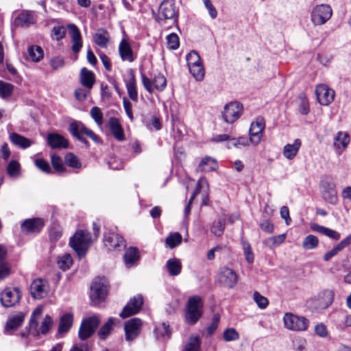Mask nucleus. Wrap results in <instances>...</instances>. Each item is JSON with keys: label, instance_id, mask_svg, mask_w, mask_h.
<instances>
[{"label": "nucleus", "instance_id": "62", "mask_svg": "<svg viewBox=\"0 0 351 351\" xmlns=\"http://www.w3.org/2000/svg\"><path fill=\"white\" fill-rule=\"evenodd\" d=\"M10 274V267L8 263L4 262L0 263V280L7 278Z\"/></svg>", "mask_w": 351, "mask_h": 351}, {"label": "nucleus", "instance_id": "47", "mask_svg": "<svg viewBox=\"0 0 351 351\" xmlns=\"http://www.w3.org/2000/svg\"><path fill=\"white\" fill-rule=\"evenodd\" d=\"M90 115L99 127L104 123V115L101 109L97 106H93L90 110Z\"/></svg>", "mask_w": 351, "mask_h": 351}, {"label": "nucleus", "instance_id": "18", "mask_svg": "<svg viewBox=\"0 0 351 351\" xmlns=\"http://www.w3.org/2000/svg\"><path fill=\"white\" fill-rule=\"evenodd\" d=\"M265 126V123L263 118H257L254 122L252 123L249 132L250 140L253 145H257L261 142Z\"/></svg>", "mask_w": 351, "mask_h": 351}, {"label": "nucleus", "instance_id": "58", "mask_svg": "<svg viewBox=\"0 0 351 351\" xmlns=\"http://www.w3.org/2000/svg\"><path fill=\"white\" fill-rule=\"evenodd\" d=\"M154 336L158 341H164L171 336V330H154Z\"/></svg>", "mask_w": 351, "mask_h": 351}, {"label": "nucleus", "instance_id": "20", "mask_svg": "<svg viewBox=\"0 0 351 351\" xmlns=\"http://www.w3.org/2000/svg\"><path fill=\"white\" fill-rule=\"evenodd\" d=\"M71 38V49L73 53H78L82 47V39L80 32L75 24L68 25Z\"/></svg>", "mask_w": 351, "mask_h": 351}, {"label": "nucleus", "instance_id": "9", "mask_svg": "<svg viewBox=\"0 0 351 351\" xmlns=\"http://www.w3.org/2000/svg\"><path fill=\"white\" fill-rule=\"evenodd\" d=\"M217 280L223 287L232 289L237 285L238 276L232 269L224 266L219 269Z\"/></svg>", "mask_w": 351, "mask_h": 351}, {"label": "nucleus", "instance_id": "22", "mask_svg": "<svg viewBox=\"0 0 351 351\" xmlns=\"http://www.w3.org/2000/svg\"><path fill=\"white\" fill-rule=\"evenodd\" d=\"M219 167L217 160L210 156H204L201 158L197 167V171L202 173H208L216 171Z\"/></svg>", "mask_w": 351, "mask_h": 351}, {"label": "nucleus", "instance_id": "19", "mask_svg": "<svg viewBox=\"0 0 351 351\" xmlns=\"http://www.w3.org/2000/svg\"><path fill=\"white\" fill-rule=\"evenodd\" d=\"M45 223L41 218L27 219L21 225V232L24 234L39 232L44 227Z\"/></svg>", "mask_w": 351, "mask_h": 351}, {"label": "nucleus", "instance_id": "56", "mask_svg": "<svg viewBox=\"0 0 351 351\" xmlns=\"http://www.w3.org/2000/svg\"><path fill=\"white\" fill-rule=\"evenodd\" d=\"M62 234V228L58 226L55 225L49 230V237L51 241L55 242L60 239Z\"/></svg>", "mask_w": 351, "mask_h": 351}, {"label": "nucleus", "instance_id": "29", "mask_svg": "<svg viewBox=\"0 0 351 351\" xmlns=\"http://www.w3.org/2000/svg\"><path fill=\"white\" fill-rule=\"evenodd\" d=\"M302 145V141L300 138L294 140L293 143H288L283 147V156L288 160H293L298 154Z\"/></svg>", "mask_w": 351, "mask_h": 351}, {"label": "nucleus", "instance_id": "26", "mask_svg": "<svg viewBox=\"0 0 351 351\" xmlns=\"http://www.w3.org/2000/svg\"><path fill=\"white\" fill-rule=\"evenodd\" d=\"M36 21V17L32 11L23 10L16 18L15 23L21 27H28L34 24Z\"/></svg>", "mask_w": 351, "mask_h": 351}, {"label": "nucleus", "instance_id": "48", "mask_svg": "<svg viewBox=\"0 0 351 351\" xmlns=\"http://www.w3.org/2000/svg\"><path fill=\"white\" fill-rule=\"evenodd\" d=\"M73 314L65 313L60 317L58 329H70L73 326Z\"/></svg>", "mask_w": 351, "mask_h": 351}, {"label": "nucleus", "instance_id": "24", "mask_svg": "<svg viewBox=\"0 0 351 351\" xmlns=\"http://www.w3.org/2000/svg\"><path fill=\"white\" fill-rule=\"evenodd\" d=\"M119 53L123 61L132 62L135 60L133 51L128 40L122 39L119 45Z\"/></svg>", "mask_w": 351, "mask_h": 351}, {"label": "nucleus", "instance_id": "34", "mask_svg": "<svg viewBox=\"0 0 351 351\" xmlns=\"http://www.w3.org/2000/svg\"><path fill=\"white\" fill-rule=\"evenodd\" d=\"M10 140L14 145L21 149L29 147L33 144V141L16 132L10 134Z\"/></svg>", "mask_w": 351, "mask_h": 351}, {"label": "nucleus", "instance_id": "35", "mask_svg": "<svg viewBox=\"0 0 351 351\" xmlns=\"http://www.w3.org/2000/svg\"><path fill=\"white\" fill-rule=\"evenodd\" d=\"M139 259L138 250L136 247H129L125 252L124 261L128 267H131Z\"/></svg>", "mask_w": 351, "mask_h": 351}, {"label": "nucleus", "instance_id": "37", "mask_svg": "<svg viewBox=\"0 0 351 351\" xmlns=\"http://www.w3.org/2000/svg\"><path fill=\"white\" fill-rule=\"evenodd\" d=\"M99 323V317L97 315H92L83 319L79 329H97Z\"/></svg>", "mask_w": 351, "mask_h": 351}, {"label": "nucleus", "instance_id": "63", "mask_svg": "<svg viewBox=\"0 0 351 351\" xmlns=\"http://www.w3.org/2000/svg\"><path fill=\"white\" fill-rule=\"evenodd\" d=\"M64 59L60 57H54L50 60V65L54 70H57L62 68L64 66Z\"/></svg>", "mask_w": 351, "mask_h": 351}, {"label": "nucleus", "instance_id": "42", "mask_svg": "<svg viewBox=\"0 0 351 351\" xmlns=\"http://www.w3.org/2000/svg\"><path fill=\"white\" fill-rule=\"evenodd\" d=\"M189 70L196 81L201 82L204 80L205 76V70L202 63L189 67Z\"/></svg>", "mask_w": 351, "mask_h": 351}, {"label": "nucleus", "instance_id": "5", "mask_svg": "<svg viewBox=\"0 0 351 351\" xmlns=\"http://www.w3.org/2000/svg\"><path fill=\"white\" fill-rule=\"evenodd\" d=\"M104 243L109 251H121L126 246L123 237L114 229L108 230L104 233Z\"/></svg>", "mask_w": 351, "mask_h": 351}, {"label": "nucleus", "instance_id": "64", "mask_svg": "<svg viewBox=\"0 0 351 351\" xmlns=\"http://www.w3.org/2000/svg\"><path fill=\"white\" fill-rule=\"evenodd\" d=\"M89 348L87 343H75L69 351H89Z\"/></svg>", "mask_w": 351, "mask_h": 351}, {"label": "nucleus", "instance_id": "11", "mask_svg": "<svg viewBox=\"0 0 351 351\" xmlns=\"http://www.w3.org/2000/svg\"><path fill=\"white\" fill-rule=\"evenodd\" d=\"M21 298V292L19 288H7L0 293V301L6 308L12 307L17 304Z\"/></svg>", "mask_w": 351, "mask_h": 351}, {"label": "nucleus", "instance_id": "51", "mask_svg": "<svg viewBox=\"0 0 351 351\" xmlns=\"http://www.w3.org/2000/svg\"><path fill=\"white\" fill-rule=\"evenodd\" d=\"M58 267L63 271L67 270L70 268L73 263V259L70 254H65L58 260Z\"/></svg>", "mask_w": 351, "mask_h": 351}, {"label": "nucleus", "instance_id": "17", "mask_svg": "<svg viewBox=\"0 0 351 351\" xmlns=\"http://www.w3.org/2000/svg\"><path fill=\"white\" fill-rule=\"evenodd\" d=\"M334 292L332 290H324L319 293L313 301V306L316 310L327 308L334 300Z\"/></svg>", "mask_w": 351, "mask_h": 351}, {"label": "nucleus", "instance_id": "15", "mask_svg": "<svg viewBox=\"0 0 351 351\" xmlns=\"http://www.w3.org/2000/svg\"><path fill=\"white\" fill-rule=\"evenodd\" d=\"M49 285L47 280L38 278L34 280L30 285V293L33 298L40 300L45 298L48 294Z\"/></svg>", "mask_w": 351, "mask_h": 351}, {"label": "nucleus", "instance_id": "49", "mask_svg": "<svg viewBox=\"0 0 351 351\" xmlns=\"http://www.w3.org/2000/svg\"><path fill=\"white\" fill-rule=\"evenodd\" d=\"M51 162L56 171L64 172L66 170L61 157L55 154L51 155Z\"/></svg>", "mask_w": 351, "mask_h": 351}, {"label": "nucleus", "instance_id": "59", "mask_svg": "<svg viewBox=\"0 0 351 351\" xmlns=\"http://www.w3.org/2000/svg\"><path fill=\"white\" fill-rule=\"evenodd\" d=\"M239 145L242 146H246L248 145V140L245 137H239L238 138H231L229 143H228V147H230V146H234L236 147H238Z\"/></svg>", "mask_w": 351, "mask_h": 351}, {"label": "nucleus", "instance_id": "8", "mask_svg": "<svg viewBox=\"0 0 351 351\" xmlns=\"http://www.w3.org/2000/svg\"><path fill=\"white\" fill-rule=\"evenodd\" d=\"M283 322L287 329H307L309 326L308 319L292 313H286L283 317Z\"/></svg>", "mask_w": 351, "mask_h": 351}, {"label": "nucleus", "instance_id": "28", "mask_svg": "<svg viewBox=\"0 0 351 351\" xmlns=\"http://www.w3.org/2000/svg\"><path fill=\"white\" fill-rule=\"evenodd\" d=\"M80 82L85 88L90 90L95 82V75L92 71L84 67L80 71Z\"/></svg>", "mask_w": 351, "mask_h": 351}, {"label": "nucleus", "instance_id": "1", "mask_svg": "<svg viewBox=\"0 0 351 351\" xmlns=\"http://www.w3.org/2000/svg\"><path fill=\"white\" fill-rule=\"evenodd\" d=\"M90 233L86 230H78L70 239V245L75 250L79 257L85 256L90 243Z\"/></svg>", "mask_w": 351, "mask_h": 351}, {"label": "nucleus", "instance_id": "14", "mask_svg": "<svg viewBox=\"0 0 351 351\" xmlns=\"http://www.w3.org/2000/svg\"><path fill=\"white\" fill-rule=\"evenodd\" d=\"M69 131L76 138L82 135H86L91 138L94 142H99V136L91 130L86 128L81 121H73L69 125Z\"/></svg>", "mask_w": 351, "mask_h": 351}, {"label": "nucleus", "instance_id": "10", "mask_svg": "<svg viewBox=\"0 0 351 351\" xmlns=\"http://www.w3.org/2000/svg\"><path fill=\"white\" fill-rule=\"evenodd\" d=\"M242 111L241 104L238 101L230 102L224 106L223 120L228 123H233L241 117Z\"/></svg>", "mask_w": 351, "mask_h": 351}, {"label": "nucleus", "instance_id": "44", "mask_svg": "<svg viewBox=\"0 0 351 351\" xmlns=\"http://www.w3.org/2000/svg\"><path fill=\"white\" fill-rule=\"evenodd\" d=\"M200 345L199 337L191 336L186 343L183 351H201Z\"/></svg>", "mask_w": 351, "mask_h": 351}, {"label": "nucleus", "instance_id": "31", "mask_svg": "<svg viewBox=\"0 0 351 351\" xmlns=\"http://www.w3.org/2000/svg\"><path fill=\"white\" fill-rule=\"evenodd\" d=\"M351 244V234L348 235L345 239L341 241L336 246H335L331 250L327 252L324 255V260L325 261H329L332 257L336 256L339 252L343 250L345 247Z\"/></svg>", "mask_w": 351, "mask_h": 351}, {"label": "nucleus", "instance_id": "30", "mask_svg": "<svg viewBox=\"0 0 351 351\" xmlns=\"http://www.w3.org/2000/svg\"><path fill=\"white\" fill-rule=\"evenodd\" d=\"M108 126L113 136L119 141L125 139L123 130L119 120L116 117H110L108 120Z\"/></svg>", "mask_w": 351, "mask_h": 351}, {"label": "nucleus", "instance_id": "45", "mask_svg": "<svg viewBox=\"0 0 351 351\" xmlns=\"http://www.w3.org/2000/svg\"><path fill=\"white\" fill-rule=\"evenodd\" d=\"M65 164L72 168L81 169L82 164L78 158L73 153H67L64 156Z\"/></svg>", "mask_w": 351, "mask_h": 351}, {"label": "nucleus", "instance_id": "60", "mask_svg": "<svg viewBox=\"0 0 351 351\" xmlns=\"http://www.w3.org/2000/svg\"><path fill=\"white\" fill-rule=\"evenodd\" d=\"M89 92L90 90L88 89L78 88L75 90V97L79 101H84L86 99Z\"/></svg>", "mask_w": 351, "mask_h": 351}, {"label": "nucleus", "instance_id": "38", "mask_svg": "<svg viewBox=\"0 0 351 351\" xmlns=\"http://www.w3.org/2000/svg\"><path fill=\"white\" fill-rule=\"evenodd\" d=\"M241 244L245 255V261L249 263L252 264L254 261V254L252 252L251 245L244 238H241Z\"/></svg>", "mask_w": 351, "mask_h": 351}, {"label": "nucleus", "instance_id": "40", "mask_svg": "<svg viewBox=\"0 0 351 351\" xmlns=\"http://www.w3.org/2000/svg\"><path fill=\"white\" fill-rule=\"evenodd\" d=\"M23 321L24 315L22 313L12 315L8 319L5 329H15L19 327Z\"/></svg>", "mask_w": 351, "mask_h": 351}, {"label": "nucleus", "instance_id": "25", "mask_svg": "<svg viewBox=\"0 0 351 351\" xmlns=\"http://www.w3.org/2000/svg\"><path fill=\"white\" fill-rule=\"evenodd\" d=\"M47 144L52 149H66L69 146L68 141L62 135L56 133L48 134Z\"/></svg>", "mask_w": 351, "mask_h": 351}, {"label": "nucleus", "instance_id": "57", "mask_svg": "<svg viewBox=\"0 0 351 351\" xmlns=\"http://www.w3.org/2000/svg\"><path fill=\"white\" fill-rule=\"evenodd\" d=\"M253 298L254 302L260 308L264 309L267 306L269 303L268 300L265 297L261 295L258 291H255L254 293Z\"/></svg>", "mask_w": 351, "mask_h": 351}, {"label": "nucleus", "instance_id": "6", "mask_svg": "<svg viewBox=\"0 0 351 351\" xmlns=\"http://www.w3.org/2000/svg\"><path fill=\"white\" fill-rule=\"evenodd\" d=\"M141 76L144 88L149 93H152L154 88L158 91H162L166 87V78L160 73H155L152 78L148 77L144 73H141Z\"/></svg>", "mask_w": 351, "mask_h": 351}, {"label": "nucleus", "instance_id": "16", "mask_svg": "<svg viewBox=\"0 0 351 351\" xmlns=\"http://www.w3.org/2000/svg\"><path fill=\"white\" fill-rule=\"evenodd\" d=\"M318 102L323 106H328L335 98V90L326 84H319L315 88Z\"/></svg>", "mask_w": 351, "mask_h": 351}, {"label": "nucleus", "instance_id": "41", "mask_svg": "<svg viewBox=\"0 0 351 351\" xmlns=\"http://www.w3.org/2000/svg\"><path fill=\"white\" fill-rule=\"evenodd\" d=\"M319 245L318 238L313 234L306 236L302 243V247L305 250H311L315 249Z\"/></svg>", "mask_w": 351, "mask_h": 351}, {"label": "nucleus", "instance_id": "21", "mask_svg": "<svg viewBox=\"0 0 351 351\" xmlns=\"http://www.w3.org/2000/svg\"><path fill=\"white\" fill-rule=\"evenodd\" d=\"M129 79L125 80V87L129 98L134 102L138 100L137 85L134 73L132 69L128 71Z\"/></svg>", "mask_w": 351, "mask_h": 351}, {"label": "nucleus", "instance_id": "13", "mask_svg": "<svg viewBox=\"0 0 351 351\" xmlns=\"http://www.w3.org/2000/svg\"><path fill=\"white\" fill-rule=\"evenodd\" d=\"M143 304V298L142 295L138 294L132 298L128 304L124 306L119 315L122 318H126L131 315L138 313Z\"/></svg>", "mask_w": 351, "mask_h": 351}, {"label": "nucleus", "instance_id": "36", "mask_svg": "<svg viewBox=\"0 0 351 351\" xmlns=\"http://www.w3.org/2000/svg\"><path fill=\"white\" fill-rule=\"evenodd\" d=\"M226 228V218L224 216L220 217L217 220L213 222L210 226V232L216 237H221Z\"/></svg>", "mask_w": 351, "mask_h": 351}, {"label": "nucleus", "instance_id": "33", "mask_svg": "<svg viewBox=\"0 0 351 351\" xmlns=\"http://www.w3.org/2000/svg\"><path fill=\"white\" fill-rule=\"evenodd\" d=\"M310 228L311 230L321 233L333 240H339L341 237L338 232L315 223H311Z\"/></svg>", "mask_w": 351, "mask_h": 351}, {"label": "nucleus", "instance_id": "12", "mask_svg": "<svg viewBox=\"0 0 351 351\" xmlns=\"http://www.w3.org/2000/svg\"><path fill=\"white\" fill-rule=\"evenodd\" d=\"M335 184L329 180H322L320 183L321 193L323 199L330 204L337 203V192Z\"/></svg>", "mask_w": 351, "mask_h": 351}, {"label": "nucleus", "instance_id": "2", "mask_svg": "<svg viewBox=\"0 0 351 351\" xmlns=\"http://www.w3.org/2000/svg\"><path fill=\"white\" fill-rule=\"evenodd\" d=\"M203 303L199 296H193L189 299L185 312V321L189 324H195L202 315Z\"/></svg>", "mask_w": 351, "mask_h": 351}, {"label": "nucleus", "instance_id": "3", "mask_svg": "<svg viewBox=\"0 0 351 351\" xmlns=\"http://www.w3.org/2000/svg\"><path fill=\"white\" fill-rule=\"evenodd\" d=\"M201 194L202 196V205H208V195H209V184L208 180L205 177H201L196 186L195 191L191 195L188 204L184 208V215L187 216L191 212V204L195 197L198 195Z\"/></svg>", "mask_w": 351, "mask_h": 351}, {"label": "nucleus", "instance_id": "54", "mask_svg": "<svg viewBox=\"0 0 351 351\" xmlns=\"http://www.w3.org/2000/svg\"><path fill=\"white\" fill-rule=\"evenodd\" d=\"M35 166L45 173H51V168L48 162L43 158H37L34 161Z\"/></svg>", "mask_w": 351, "mask_h": 351}, {"label": "nucleus", "instance_id": "43", "mask_svg": "<svg viewBox=\"0 0 351 351\" xmlns=\"http://www.w3.org/2000/svg\"><path fill=\"white\" fill-rule=\"evenodd\" d=\"M14 86L10 83L0 80V97L7 99L10 97L14 91Z\"/></svg>", "mask_w": 351, "mask_h": 351}, {"label": "nucleus", "instance_id": "52", "mask_svg": "<svg viewBox=\"0 0 351 351\" xmlns=\"http://www.w3.org/2000/svg\"><path fill=\"white\" fill-rule=\"evenodd\" d=\"M42 311H43L40 307H37L32 312L29 319L30 329H35L37 328L38 319L40 318L42 315Z\"/></svg>", "mask_w": 351, "mask_h": 351}, {"label": "nucleus", "instance_id": "23", "mask_svg": "<svg viewBox=\"0 0 351 351\" xmlns=\"http://www.w3.org/2000/svg\"><path fill=\"white\" fill-rule=\"evenodd\" d=\"M159 12L165 19H172L174 22H176V8L174 5V0L163 1L160 5Z\"/></svg>", "mask_w": 351, "mask_h": 351}, {"label": "nucleus", "instance_id": "46", "mask_svg": "<svg viewBox=\"0 0 351 351\" xmlns=\"http://www.w3.org/2000/svg\"><path fill=\"white\" fill-rule=\"evenodd\" d=\"M188 68L202 64V60L199 53L194 50L191 51L186 56Z\"/></svg>", "mask_w": 351, "mask_h": 351}, {"label": "nucleus", "instance_id": "55", "mask_svg": "<svg viewBox=\"0 0 351 351\" xmlns=\"http://www.w3.org/2000/svg\"><path fill=\"white\" fill-rule=\"evenodd\" d=\"M8 173L11 177H16L19 174L20 165L15 160H11L7 167Z\"/></svg>", "mask_w": 351, "mask_h": 351}, {"label": "nucleus", "instance_id": "7", "mask_svg": "<svg viewBox=\"0 0 351 351\" xmlns=\"http://www.w3.org/2000/svg\"><path fill=\"white\" fill-rule=\"evenodd\" d=\"M332 10L326 4H321L314 7L311 11V21L315 25L325 24L332 16Z\"/></svg>", "mask_w": 351, "mask_h": 351}, {"label": "nucleus", "instance_id": "4", "mask_svg": "<svg viewBox=\"0 0 351 351\" xmlns=\"http://www.w3.org/2000/svg\"><path fill=\"white\" fill-rule=\"evenodd\" d=\"M108 295V283L104 278H95L91 285L90 298L95 304L102 302Z\"/></svg>", "mask_w": 351, "mask_h": 351}, {"label": "nucleus", "instance_id": "53", "mask_svg": "<svg viewBox=\"0 0 351 351\" xmlns=\"http://www.w3.org/2000/svg\"><path fill=\"white\" fill-rule=\"evenodd\" d=\"M66 32V28L63 25L54 26L51 31V36L58 41L64 38Z\"/></svg>", "mask_w": 351, "mask_h": 351}, {"label": "nucleus", "instance_id": "50", "mask_svg": "<svg viewBox=\"0 0 351 351\" xmlns=\"http://www.w3.org/2000/svg\"><path fill=\"white\" fill-rule=\"evenodd\" d=\"M145 327L144 322L138 317L131 318L124 324V329H141Z\"/></svg>", "mask_w": 351, "mask_h": 351}, {"label": "nucleus", "instance_id": "32", "mask_svg": "<svg viewBox=\"0 0 351 351\" xmlns=\"http://www.w3.org/2000/svg\"><path fill=\"white\" fill-rule=\"evenodd\" d=\"M350 142L349 136L344 132H339L334 138L333 146L337 154L340 155Z\"/></svg>", "mask_w": 351, "mask_h": 351}, {"label": "nucleus", "instance_id": "39", "mask_svg": "<svg viewBox=\"0 0 351 351\" xmlns=\"http://www.w3.org/2000/svg\"><path fill=\"white\" fill-rule=\"evenodd\" d=\"M28 55L33 62H39L43 59L44 53L41 47L32 45L28 47Z\"/></svg>", "mask_w": 351, "mask_h": 351}, {"label": "nucleus", "instance_id": "27", "mask_svg": "<svg viewBox=\"0 0 351 351\" xmlns=\"http://www.w3.org/2000/svg\"><path fill=\"white\" fill-rule=\"evenodd\" d=\"M94 43L99 47L107 48L110 36L109 32L104 28H99L93 37Z\"/></svg>", "mask_w": 351, "mask_h": 351}, {"label": "nucleus", "instance_id": "61", "mask_svg": "<svg viewBox=\"0 0 351 351\" xmlns=\"http://www.w3.org/2000/svg\"><path fill=\"white\" fill-rule=\"evenodd\" d=\"M223 337L225 341H235L239 338V335L237 330H224Z\"/></svg>", "mask_w": 351, "mask_h": 351}]
</instances>
